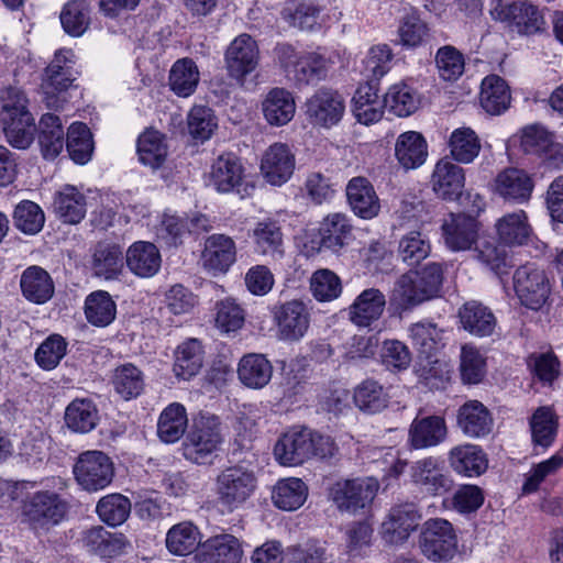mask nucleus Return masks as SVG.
Wrapping results in <instances>:
<instances>
[{"label":"nucleus","mask_w":563,"mask_h":563,"mask_svg":"<svg viewBox=\"0 0 563 563\" xmlns=\"http://www.w3.org/2000/svg\"><path fill=\"white\" fill-rule=\"evenodd\" d=\"M345 191L349 206L355 216L367 220L378 214L379 198L366 177L357 176L350 179Z\"/></svg>","instance_id":"obj_26"},{"label":"nucleus","mask_w":563,"mask_h":563,"mask_svg":"<svg viewBox=\"0 0 563 563\" xmlns=\"http://www.w3.org/2000/svg\"><path fill=\"white\" fill-rule=\"evenodd\" d=\"M448 461L455 473L466 477L479 476L488 466L486 454L475 444L452 448L448 453Z\"/></svg>","instance_id":"obj_30"},{"label":"nucleus","mask_w":563,"mask_h":563,"mask_svg":"<svg viewBox=\"0 0 563 563\" xmlns=\"http://www.w3.org/2000/svg\"><path fill=\"white\" fill-rule=\"evenodd\" d=\"M77 483L87 492L106 488L113 479L114 467L110 457L101 451L81 453L74 465Z\"/></svg>","instance_id":"obj_12"},{"label":"nucleus","mask_w":563,"mask_h":563,"mask_svg":"<svg viewBox=\"0 0 563 563\" xmlns=\"http://www.w3.org/2000/svg\"><path fill=\"white\" fill-rule=\"evenodd\" d=\"M86 207L85 195L73 185H64L55 192L53 210L64 223H79L86 216Z\"/></svg>","instance_id":"obj_32"},{"label":"nucleus","mask_w":563,"mask_h":563,"mask_svg":"<svg viewBox=\"0 0 563 563\" xmlns=\"http://www.w3.org/2000/svg\"><path fill=\"white\" fill-rule=\"evenodd\" d=\"M125 261L130 272L142 278L156 275L162 264L156 245L145 241L134 242L125 253Z\"/></svg>","instance_id":"obj_29"},{"label":"nucleus","mask_w":563,"mask_h":563,"mask_svg":"<svg viewBox=\"0 0 563 563\" xmlns=\"http://www.w3.org/2000/svg\"><path fill=\"white\" fill-rule=\"evenodd\" d=\"M384 104L398 117L412 114L420 104L417 92L406 84H397L389 88L384 97Z\"/></svg>","instance_id":"obj_57"},{"label":"nucleus","mask_w":563,"mask_h":563,"mask_svg":"<svg viewBox=\"0 0 563 563\" xmlns=\"http://www.w3.org/2000/svg\"><path fill=\"white\" fill-rule=\"evenodd\" d=\"M530 429L534 444L550 446L556 435L558 420L550 407H540L530 419Z\"/></svg>","instance_id":"obj_61"},{"label":"nucleus","mask_w":563,"mask_h":563,"mask_svg":"<svg viewBox=\"0 0 563 563\" xmlns=\"http://www.w3.org/2000/svg\"><path fill=\"white\" fill-rule=\"evenodd\" d=\"M490 14L519 34H534L545 24L538 7L526 0H497Z\"/></svg>","instance_id":"obj_9"},{"label":"nucleus","mask_w":563,"mask_h":563,"mask_svg":"<svg viewBox=\"0 0 563 563\" xmlns=\"http://www.w3.org/2000/svg\"><path fill=\"white\" fill-rule=\"evenodd\" d=\"M409 335L419 353L421 376L424 379L441 376L446 366L438 357L444 347L443 331L432 322L421 321L410 325Z\"/></svg>","instance_id":"obj_7"},{"label":"nucleus","mask_w":563,"mask_h":563,"mask_svg":"<svg viewBox=\"0 0 563 563\" xmlns=\"http://www.w3.org/2000/svg\"><path fill=\"white\" fill-rule=\"evenodd\" d=\"M136 153L143 165L159 168L168 154L165 136L156 130H146L137 139Z\"/></svg>","instance_id":"obj_45"},{"label":"nucleus","mask_w":563,"mask_h":563,"mask_svg":"<svg viewBox=\"0 0 563 563\" xmlns=\"http://www.w3.org/2000/svg\"><path fill=\"white\" fill-rule=\"evenodd\" d=\"M112 383L115 391L124 399L137 397L144 387L142 372L130 363L119 366L114 371Z\"/></svg>","instance_id":"obj_64"},{"label":"nucleus","mask_w":563,"mask_h":563,"mask_svg":"<svg viewBox=\"0 0 563 563\" xmlns=\"http://www.w3.org/2000/svg\"><path fill=\"white\" fill-rule=\"evenodd\" d=\"M393 52L387 44H378L372 46L363 60V75L367 82L376 84L391 68Z\"/></svg>","instance_id":"obj_59"},{"label":"nucleus","mask_w":563,"mask_h":563,"mask_svg":"<svg viewBox=\"0 0 563 563\" xmlns=\"http://www.w3.org/2000/svg\"><path fill=\"white\" fill-rule=\"evenodd\" d=\"M318 250L340 253L353 240L351 219L341 212L330 213L322 219L318 228Z\"/></svg>","instance_id":"obj_21"},{"label":"nucleus","mask_w":563,"mask_h":563,"mask_svg":"<svg viewBox=\"0 0 563 563\" xmlns=\"http://www.w3.org/2000/svg\"><path fill=\"white\" fill-rule=\"evenodd\" d=\"M43 488L30 495L23 503L22 515L33 528H49L58 525L69 510L65 497L68 484L60 476L42 482Z\"/></svg>","instance_id":"obj_2"},{"label":"nucleus","mask_w":563,"mask_h":563,"mask_svg":"<svg viewBox=\"0 0 563 563\" xmlns=\"http://www.w3.org/2000/svg\"><path fill=\"white\" fill-rule=\"evenodd\" d=\"M115 313V302L107 291L98 290L86 298L85 314L91 324L107 327L114 320Z\"/></svg>","instance_id":"obj_52"},{"label":"nucleus","mask_w":563,"mask_h":563,"mask_svg":"<svg viewBox=\"0 0 563 563\" xmlns=\"http://www.w3.org/2000/svg\"><path fill=\"white\" fill-rule=\"evenodd\" d=\"M430 253L429 239L418 231H410L399 240L397 254L408 266H418Z\"/></svg>","instance_id":"obj_56"},{"label":"nucleus","mask_w":563,"mask_h":563,"mask_svg":"<svg viewBox=\"0 0 563 563\" xmlns=\"http://www.w3.org/2000/svg\"><path fill=\"white\" fill-rule=\"evenodd\" d=\"M311 430L291 428L282 434L274 446V456L280 465H300L311 459Z\"/></svg>","instance_id":"obj_17"},{"label":"nucleus","mask_w":563,"mask_h":563,"mask_svg":"<svg viewBox=\"0 0 563 563\" xmlns=\"http://www.w3.org/2000/svg\"><path fill=\"white\" fill-rule=\"evenodd\" d=\"M295 99L284 88L272 89L263 101V113L272 125L280 126L287 124L295 115Z\"/></svg>","instance_id":"obj_44"},{"label":"nucleus","mask_w":563,"mask_h":563,"mask_svg":"<svg viewBox=\"0 0 563 563\" xmlns=\"http://www.w3.org/2000/svg\"><path fill=\"white\" fill-rule=\"evenodd\" d=\"M203 350L196 339H188L175 351L174 373L178 378L189 379L202 367Z\"/></svg>","instance_id":"obj_46"},{"label":"nucleus","mask_w":563,"mask_h":563,"mask_svg":"<svg viewBox=\"0 0 563 563\" xmlns=\"http://www.w3.org/2000/svg\"><path fill=\"white\" fill-rule=\"evenodd\" d=\"M187 424L188 419L185 407L174 402L161 413L157 423V434L162 441L174 443L184 435Z\"/></svg>","instance_id":"obj_48"},{"label":"nucleus","mask_w":563,"mask_h":563,"mask_svg":"<svg viewBox=\"0 0 563 563\" xmlns=\"http://www.w3.org/2000/svg\"><path fill=\"white\" fill-rule=\"evenodd\" d=\"M250 236L252 238L257 253L273 258L283 257V232L277 221L272 219L258 221L253 228Z\"/></svg>","instance_id":"obj_38"},{"label":"nucleus","mask_w":563,"mask_h":563,"mask_svg":"<svg viewBox=\"0 0 563 563\" xmlns=\"http://www.w3.org/2000/svg\"><path fill=\"white\" fill-rule=\"evenodd\" d=\"M421 514L417 505L406 503L393 507L383 522V534L390 543L402 542L417 529Z\"/></svg>","instance_id":"obj_23"},{"label":"nucleus","mask_w":563,"mask_h":563,"mask_svg":"<svg viewBox=\"0 0 563 563\" xmlns=\"http://www.w3.org/2000/svg\"><path fill=\"white\" fill-rule=\"evenodd\" d=\"M96 510L103 522L115 527L128 519L131 503L129 498L121 494H110L98 501Z\"/></svg>","instance_id":"obj_62"},{"label":"nucleus","mask_w":563,"mask_h":563,"mask_svg":"<svg viewBox=\"0 0 563 563\" xmlns=\"http://www.w3.org/2000/svg\"><path fill=\"white\" fill-rule=\"evenodd\" d=\"M20 287L23 297L35 305L47 302L55 291L51 275L44 268L36 265L29 266L23 271Z\"/></svg>","instance_id":"obj_31"},{"label":"nucleus","mask_w":563,"mask_h":563,"mask_svg":"<svg viewBox=\"0 0 563 563\" xmlns=\"http://www.w3.org/2000/svg\"><path fill=\"white\" fill-rule=\"evenodd\" d=\"M296 158L285 143L272 144L262 155L260 170L264 179L273 186H282L294 174Z\"/></svg>","instance_id":"obj_18"},{"label":"nucleus","mask_w":563,"mask_h":563,"mask_svg":"<svg viewBox=\"0 0 563 563\" xmlns=\"http://www.w3.org/2000/svg\"><path fill=\"white\" fill-rule=\"evenodd\" d=\"M257 477L252 470L232 465L222 470L214 479L216 503L225 512L242 508L254 495Z\"/></svg>","instance_id":"obj_3"},{"label":"nucleus","mask_w":563,"mask_h":563,"mask_svg":"<svg viewBox=\"0 0 563 563\" xmlns=\"http://www.w3.org/2000/svg\"><path fill=\"white\" fill-rule=\"evenodd\" d=\"M410 483L422 494L439 497L448 494L454 485L443 462L435 456L415 461L408 471Z\"/></svg>","instance_id":"obj_10"},{"label":"nucleus","mask_w":563,"mask_h":563,"mask_svg":"<svg viewBox=\"0 0 563 563\" xmlns=\"http://www.w3.org/2000/svg\"><path fill=\"white\" fill-rule=\"evenodd\" d=\"M534 184L522 169L507 168L500 172L494 183L495 192L504 200L522 203L530 199Z\"/></svg>","instance_id":"obj_27"},{"label":"nucleus","mask_w":563,"mask_h":563,"mask_svg":"<svg viewBox=\"0 0 563 563\" xmlns=\"http://www.w3.org/2000/svg\"><path fill=\"white\" fill-rule=\"evenodd\" d=\"M222 442L219 418L210 413H200L194 419L183 442V454L192 463L210 464Z\"/></svg>","instance_id":"obj_4"},{"label":"nucleus","mask_w":563,"mask_h":563,"mask_svg":"<svg viewBox=\"0 0 563 563\" xmlns=\"http://www.w3.org/2000/svg\"><path fill=\"white\" fill-rule=\"evenodd\" d=\"M419 548L432 562H449L457 552V536L450 521L432 518L423 522L419 534Z\"/></svg>","instance_id":"obj_8"},{"label":"nucleus","mask_w":563,"mask_h":563,"mask_svg":"<svg viewBox=\"0 0 563 563\" xmlns=\"http://www.w3.org/2000/svg\"><path fill=\"white\" fill-rule=\"evenodd\" d=\"M385 306V295L377 288H367L349 307V318L355 325L366 328L382 317Z\"/></svg>","instance_id":"obj_28"},{"label":"nucleus","mask_w":563,"mask_h":563,"mask_svg":"<svg viewBox=\"0 0 563 563\" xmlns=\"http://www.w3.org/2000/svg\"><path fill=\"white\" fill-rule=\"evenodd\" d=\"M90 4L86 0L68 1L59 15L64 31L71 36H80L90 23Z\"/></svg>","instance_id":"obj_55"},{"label":"nucleus","mask_w":563,"mask_h":563,"mask_svg":"<svg viewBox=\"0 0 563 563\" xmlns=\"http://www.w3.org/2000/svg\"><path fill=\"white\" fill-rule=\"evenodd\" d=\"M91 268L95 276L107 280L117 278L123 268V251L120 245L99 242L93 252Z\"/></svg>","instance_id":"obj_39"},{"label":"nucleus","mask_w":563,"mask_h":563,"mask_svg":"<svg viewBox=\"0 0 563 563\" xmlns=\"http://www.w3.org/2000/svg\"><path fill=\"white\" fill-rule=\"evenodd\" d=\"M514 288L520 302L531 310L541 309L551 292L550 282L545 273L530 263L516 269Z\"/></svg>","instance_id":"obj_13"},{"label":"nucleus","mask_w":563,"mask_h":563,"mask_svg":"<svg viewBox=\"0 0 563 563\" xmlns=\"http://www.w3.org/2000/svg\"><path fill=\"white\" fill-rule=\"evenodd\" d=\"M13 224L21 232L30 235L38 233L45 222V216L40 206L30 200L18 203L13 211Z\"/></svg>","instance_id":"obj_63"},{"label":"nucleus","mask_w":563,"mask_h":563,"mask_svg":"<svg viewBox=\"0 0 563 563\" xmlns=\"http://www.w3.org/2000/svg\"><path fill=\"white\" fill-rule=\"evenodd\" d=\"M9 144L19 150L27 148L34 140V118L32 114L1 120Z\"/></svg>","instance_id":"obj_58"},{"label":"nucleus","mask_w":563,"mask_h":563,"mask_svg":"<svg viewBox=\"0 0 563 563\" xmlns=\"http://www.w3.org/2000/svg\"><path fill=\"white\" fill-rule=\"evenodd\" d=\"M198 82L199 70L192 59H179L173 65L169 73V86L177 96H190L196 90Z\"/></svg>","instance_id":"obj_54"},{"label":"nucleus","mask_w":563,"mask_h":563,"mask_svg":"<svg viewBox=\"0 0 563 563\" xmlns=\"http://www.w3.org/2000/svg\"><path fill=\"white\" fill-rule=\"evenodd\" d=\"M457 426L465 435L481 438L492 431L493 418L482 402L470 400L459 409Z\"/></svg>","instance_id":"obj_34"},{"label":"nucleus","mask_w":563,"mask_h":563,"mask_svg":"<svg viewBox=\"0 0 563 563\" xmlns=\"http://www.w3.org/2000/svg\"><path fill=\"white\" fill-rule=\"evenodd\" d=\"M354 402L362 411L375 413L387 407L388 395L376 380L366 379L355 388Z\"/></svg>","instance_id":"obj_60"},{"label":"nucleus","mask_w":563,"mask_h":563,"mask_svg":"<svg viewBox=\"0 0 563 563\" xmlns=\"http://www.w3.org/2000/svg\"><path fill=\"white\" fill-rule=\"evenodd\" d=\"M461 323L470 333L478 336L490 335L496 325V319L492 311L478 303L467 302L460 311Z\"/></svg>","instance_id":"obj_49"},{"label":"nucleus","mask_w":563,"mask_h":563,"mask_svg":"<svg viewBox=\"0 0 563 563\" xmlns=\"http://www.w3.org/2000/svg\"><path fill=\"white\" fill-rule=\"evenodd\" d=\"M260 59V49L255 40L249 34H240L228 46L224 63L228 75L240 85L253 73Z\"/></svg>","instance_id":"obj_15"},{"label":"nucleus","mask_w":563,"mask_h":563,"mask_svg":"<svg viewBox=\"0 0 563 563\" xmlns=\"http://www.w3.org/2000/svg\"><path fill=\"white\" fill-rule=\"evenodd\" d=\"M377 91V85L367 81L356 89L353 97V113L360 123L368 125L382 119L385 104Z\"/></svg>","instance_id":"obj_35"},{"label":"nucleus","mask_w":563,"mask_h":563,"mask_svg":"<svg viewBox=\"0 0 563 563\" xmlns=\"http://www.w3.org/2000/svg\"><path fill=\"white\" fill-rule=\"evenodd\" d=\"M275 53L286 77L296 86H307L325 78L328 59L320 53L297 51L289 44H278Z\"/></svg>","instance_id":"obj_5"},{"label":"nucleus","mask_w":563,"mask_h":563,"mask_svg":"<svg viewBox=\"0 0 563 563\" xmlns=\"http://www.w3.org/2000/svg\"><path fill=\"white\" fill-rule=\"evenodd\" d=\"M98 409L91 400L75 399L66 408L67 427L79 433L90 432L98 424Z\"/></svg>","instance_id":"obj_50"},{"label":"nucleus","mask_w":563,"mask_h":563,"mask_svg":"<svg viewBox=\"0 0 563 563\" xmlns=\"http://www.w3.org/2000/svg\"><path fill=\"white\" fill-rule=\"evenodd\" d=\"M271 311L280 339L298 341L306 334L310 324V313L303 301L292 299L277 303Z\"/></svg>","instance_id":"obj_16"},{"label":"nucleus","mask_w":563,"mask_h":563,"mask_svg":"<svg viewBox=\"0 0 563 563\" xmlns=\"http://www.w3.org/2000/svg\"><path fill=\"white\" fill-rule=\"evenodd\" d=\"M444 271L441 263L429 262L402 274L395 283L391 305L399 310H410L441 292Z\"/></svg>","instance_id":"obj_1"},{"label":"nucleus","mask_w":563,"mask_h":563,"mask_svg":"<svg viewBox=\"0 0 563 563\" xmlns=\"http://www.w3.org/2000/svg\"><path fill=\"white\" fill-rule=\"evenodd\" d=\"M243 549L238 538L232 534H218L202 543L200 553L202 563H240Z\"/></svg>","instance_id":"obj_33"},{"label":"nucleus","mask_w":563,"mask_h":563,"mask_svg":"<svg viewBox=\"0 0 563 563\" xmlns=\"http://www.w3.org/2000/svg\"><path fill=\"white\" fill-rule=\"evenodd\" d=\"M496 228L499 240L510 246L528 244L533 236V230L523 210L505 214L498 220Z\"/></svg>","instance_id":"obj_40"},{"label":"nucleus","mask_w":563,"mask_h":563,"mask_svg":"<svg viewBox=\"0 0 563 563\" xmlns=\"http://www.w3.org/2000/svg\"><path fill=\"white\" fill-rule=\"evenodd\" d=\"M245 169L240 158L225 153L212 163L209 173V184L219 192H240L244 181Z\"/></svg>","instance_id":"obj_20"},{"label":"nucleus","mask_w":563,"mask_h":563,"mask_svg":"<svg viewBox=\"0 0 563 563\" xmlns=\"http://www.w3.org/2000/svg\"><path fill=\"white\" fill-rule=\"evenodd\" d=\"M481 141L471 128L455 129L449 139L451 157L461 164L472 163L479 154Z\"/></svg>","instance_id":"obj_51"},{"label":"nucleus","mask_w":563,"mask_h":563,"mask_svg":"<svg viewBox=\"0 0 563 563\" xmlns=\"http://www.w3.org/2000/svg\"><path fill=\"white\" fill-rule=\"evenodd\" d=\"M378 488L373 477L342 479L331 486L330 498L340 511L355 514L372 504Z\"/></svg>","instance_id":"obj_11"},{"label":"nucleus","mask_w":563,"mask_h":563,"mask_svg":"<svg viewBox=\"0 0 563 563\" xmlns=\"http://www.w3.org/2000/svg\"><path fill=\"white\" fill-rule=\"evenodd\" d=\"M273 375V366L263 354L250 353L244 355L238 367V376L241 383L253 389L265 387Z\"/></svg>","instance_id":"obj_41"},{"label":"nucleus","mask_w":563,"mask_h":563,"mask_svg":"<svg viewBox=\"0 0 563 563\" xmlns=\"http://www.w3.org/2000/svg\"><path fill=\"white\" fill-rule=\"evenodd\" d=\"M37 142L42 155L53 159L59 155L66 144L65 131L60 119L53 114H43L37 125Z\"/></svg>","instance_id":"obj_37"},{"label":"nucleus","mask_w":563,"mask_h":563,"mask_svg":"<svg viewBox=\"0 0 563 563\" xmlns=\"http://www.w3.org/2000/svg\"><path fill=\"white\" fill-rule=\"evenodd\" d=\"M510 89L505 79L497 75H489L482 81L479 103L489 114H500L510 104Z\"/></svg>","instance_id":"obj_42"},{"label":"nucleus","mask_w":563,"mask_h":563,"mask_svg":"<svg viewBox=\"0 0 563 563\" xmlns=\"http://www.w3.org/2000/svg\"><path fill=\"white\" fill-rule=\"evenodd\" d=\"M344 98L331 88H319L306 101V115L309 122L321 128H332L343 118Z\"/></svg>","instance_id":"obj_14"},{"label":"nucleus","mask_w":563,"mask_h":563,"mask_svg":"<svg viewBox=\"0 0 563 563\" xmlns=\"http://www.w3.org/2000/svg\"><path fill=\"white\" fill-rule=\"evenodd\" d=\"M66 148L70 158L77 164H86L93 152L92 134L81 122L73 123L67 131Z\"/></svg>","instance_id":"obj_53"},{"label":"nucleus","mask_w":563,"mask_h":563,"mask_svg":"<svg viewBox=\"0 0 563 563\" xmlns=\"http://www.w3.org/2000/svg\"><path fill=\"white\" fill-rule=\"evenodd\" d=\"M478 223L470 216L450 214L442 224L445 245L454 252L466 251L476 242Z\"/></svg>","instance_id":"obj_24"},{"label":"nucleus","mask_w":563,"mask_h":563,"mask_svg":"<svg viewBox=\"0 0 563 563\" xmlns=\"http://www.w3.org/2000/svg\"><path fill=\"white\" fill-rule=\"evenodd\" d=\"M307 496V485L300 478L296 477L278 481L272 493L274 505L286 511H292L301 507Z\"/></svg>","instance_id":"obj_47"},{"label":"nucleus","mask_w":563,"mask_h":563,"mask_svg":"<svg viewBox=\"0 0 563 563\" xmlns=\"http://www.w3.org/2000/svg\"><path fill=\"white\" fill-rule=\"evenodd\" d=\"M395 156L405 169L420 167L428 156V144L423 135L416 131L401 133L395 143Z\"/></svg>","instance_id":"obj_36"},{"label":"nucleus","mask_w":563,"mask_h":563,"mask_svg":"<svg viewBox=\"0 0 563 563\" xmlns=\"http://www.w3.org/2000/svg\"><path fill=\"white\" fill-rule=\"evenodd\" d=\"M236 244L225 234H211L201 252L202 267L213 275L224 274L236 261Z\"/></svg>","instance_id":"obj_19"},{"label":"nucleus","mask_w":563,"mask_h":563,"mask_svg":"<svg viewBox=\"0 0 563 563\" xmlns=\"http://www.w3.org/2000/svg\"><path fill=\"white\" fill-rule=\"evenodd\" d=\"M76 56L71 49H59L45 69L42 82L43 101L49 109H62L67 102V90L76 79Z\"/></svg>","instance_id":"obj_6"},{"label":"nucleus","mask_w":563,"mask_h":563,"mask_svg":"<svg viewBox=\"0 0 563 563\" xmlns=\"http://www.w3.org/2000/svg\"><path fill=\"white\" fill-rule=\"evenodd\" d=\"M448 435L444 418L416 417L408 431V444L413 450L429 449L442 443Z\"/></svg>","instance_id":"obj_25"},{"label":"nucleus","mask_w":563,"mask_h":563,"mask_svg":"<svg viewBox=\"0 0 563 563\" xmlns=\"http://www.w3.org/2000/svg\"><path fill=\"white\" fill-rule=\"evenodd\" d=\"M431 185L441 199L456 200L462 196L465 186L464 169L449 157L441 158L434 166Z\"/></svg>","instance_id":"obj_22"},{"label":"nucleus","mask_w":563,"mask_h":563,"mask_svg":"<svg viewBox=\"0 0 563 563\" xmlns=\"http://www.w3.org/2000/svg\"><path fill=\"white\" fill-rule=\"evenodd\" d=\"M201 532L191 521L174 525L166 533L167 550L178 556L194 553L201 545Z\"/></svg>","instance_id":"obj_43"}]
</instances>
